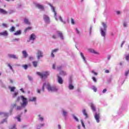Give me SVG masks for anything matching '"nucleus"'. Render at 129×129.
Returning a JSON list of instances; mask_svg holds the SVG:
<instances>
[{
    "mask_svg": "<svg viewBox=\"0 0 129 129\" xmlns=\"http://www.w3.org/2000/svg\"><path fill=\"white\" fill-rule=\"evenodd\" d=\"M47 86V89L48 90V91H51V92H56V91H58V87L55 86H51L49 84H43L42 88V91L44 92L45 91V87Z\"/></svg>",
    "mask_w": 129,
    "mask_h": 129,
    "instance_id": "nucleus-1",
    "label": "nucleus"
},
{
    "mask_svg": "<svg viewBox=\"0 0 129 129\" xmlns=\"http://www.w3.org/2000/svg\"><path fill=\"white\" fill-rule=\"evenodd\" d=\"M37 74L38 76H40L41 79H43V78H47V77L49 76V72H45L42 73L40 72H37Z\"/></svg>",
    "mask_w": 129,
    "mask_h": 129,
    "instance_id": "nucleus-2",
    "label": "nucleus"
},
{
    "mask_svg": "<svg viewBox=\"0 0 129 129\" xmlns=\"http://www.w3.org/2000/svg\"><path fill=\"white\" fill-rule=\"evenodd\" d=\"M21 98L22 99L23 103L21 104V106L22 107H25L27 104H28V102L27 101V98L24 97V96H22Z\"/></svg>",
    "mask_w": 129,
    "mask_h": 129,
    "instance_id": "nucleus-3",
    "label": "nucleus"
},
{
    "mask_svg": "<svg viewBox=\"0 0 129 129\" xmlns=\"http://www.w3.org/2000/svg\"><path fill=\"white\" fill-rule=\"evenodd\" d=\"M94 117L97 122H99V119L100 118V114L99 113L96 112L95 113Z\"/></svg>",
    "mask_w": 129,
    "mask_h": 129,
    "instance_id": "nucleus-4",
    "label": "nucleus"
},
{
    "mask_svg": "<svg viewBox=\"0 0 129 129\" xmlns=\"http://www.w3.org/2000/svg\"><path fill=\"white\" fill-rule=\"evenodd\" d=\"M36 57L37 59H40V58H43V52L41 50H38L36 53Z\"/></svg>",
    "mask_w": 129,
    "mask_h": 129,
    "instance_id": "nucleus-5",
    "label": "nucleus"
},
{
    "mask_svg": "<svg viewBox=\"0 0 129 129\" xmlns=\"http://www.w3.org/2000/svg\"><path fill=\"white\" fill-rule=\"evenodd\" d=\"M43 19L46 23H50V18L46 15H43Z\"/></svg>",
    "mask_w": 129,
    "mask_h": 129,
    "instance_id": "nucleus-6",
    "label": "nucleus"
},
{
    "mask_svg": "<svg viewBox=\"0 0 129 129\" xmlns=\"http://www.w3.org/2000/svg\"><path fill=\"white\" fill-rule=\"evenodd\" d=\"M36 38H37V36H36V35H35V34H34V33H32L30 35L29 40H30V41H34V40L36 39Z\"/></svg>",
    "mask_w": 129,
    "mask_h": 129,
    "instance_id": "nucleus-7",
    "label": "nucleus"
},
{
    "mask_svg": "<svg viewBox=\"0 0 129 129\" xmlns=\"http://www.w3.org/2000/svg\"><path fill=\"white\" fill-rule=\"evenodd\" d=\"M58 51H59V49L58 48L52 50L51 53V56L52 58H54V57H55V55L54 54V53H56L58 52Z\"/></svg>",
    "mask_w": 129,
    "mask_h": 129,
    "instance_id": "nucleus-8",
    "label": "nucleus"
},
{
    "mask_svg": "<svg viewBox=\"0 0 129 129\" xmlns=\"http://www.w3.org/2000/svg\"><path fill=\"white\" fill-rule=\"evenodd\" d=\"M89 106H90L92 110H93V111H96V109H95V106H94V104L92 103H89Z\"/></svg>",
    "mask_w": 129,
    "mask_h": 129,
    "instance_id": "nucleus-9",
    "label": "nucleus"
},
{
    "mask_svg": "<svg viewBox=\"0 0 129 129\" xmlns=\"http://www.w3.org/2000/svg\"><path fill=\"white\" fill-rule=\"evenodd\" d=\"M57 82L59 84H63V79L59 76H57Z\"/></svg>",
    "mask_w": 129,
    "mask_h": 129,
    "instance_id": "nucleus-10",
    "label": "nucleus"
},
{
    "mask_svg": "<svg viewBox=\"0 0 129 129\" xmlns=\"http://www.w3.org/2000/svg\"><path fill=\"white\" fill-rule=\"evenodd\" d=\"M35 7L36 8H37L38 9H39V10H44V9L43 5L39 4H36Z\"/></svg>",
    "mask_w": 129,
    "mask_h": 129,
    "instance_id": "nucleus-11",
    "label": "nucleus"
},
{
    "mask_svg": "<svg viewBox=\"0 0 129 129\" xmlns=\"http://www.w3.org/2000/svg\"><path fill=\"white\" fill-rule=\"evenodd\" d=\"M0 14H2L3 15H8V12L4 9L0 8Z\"/></svg>",
    "mask_w": 129,
    "mask_h": 129,
    "instance_id": "nucleus-12",
    "label": "nucleus"
},
{
    "mask_svg": "<svg viewBox=\"0 0 129 129\" xmlns=\"http://www.w3.org/2000/svg\"><path fill=\"white\" fill-rule=\"evenodd\" d=\"M9 35L8 31H5L3 32H0V36H4V37H7Z\"/></svg>",
    "mask_w": 129,
    "mask_h": 129,
    "instance_id": "nucleus-13",
    "label": "nucleus"
},
{
    "mask_svg": "<svg viewBox=\"0 0 129 129\" xmlns=\"http://www.w3.org/2000/svg\"><path fill=\"white\" fill-rule=\"evenodd\" d=\"M8 57H9V58H12V59H18V57L17 56V55H15V54H8Z\"/></svg>",
    "mask_w": 129,
    "mask_h": 129,
    "instance_id": "nucleus-14",
    "label": "nucleus"
},
{
    "mask_svg": "<svg viewBox=\"0 0 129 129\" xmlns=\"http://www.w3.org/2000/svg\"><path fill=\"white\" fill-rule=\"evenodd\" d=\"M57 35H58L60 38V39H61V40L64 39V37L63 36V33H62V32H60V31H57Z\"/></svg>",
    "mask_w": 129,
    "mask_h": 129,
    "instance_id": "nucleus-15",
    "label": "nucleus"
},
{
    "mask_svg": "<svg viewBox=\"0 0 129 129\" xmlns=\"http://www.w3.org/2000/svg\"><path fill=\"white\" fill-rule=\"evenodd\" d=\"M49 6H50V7H51V9L52 10V11H53V12L54 14V17H55V18L56 19V15L57 13H56V11L55 10V8H54L53 7V6H52L51 4H49Z\"/></svg>",
    "mask_w": 129,
    "mask_h": 129,
    "instance_id": "nucleus-16",
    "label": "nucleus"
},
{
    "mask_svg": "<svg viewBox=\"0 0 129 129\" xmlns=\"http://www.w3.org/2000/svg\"><path fill=\"white\" fill-rule=\"evenodd\" d=\"M22 54L23 55L24 58H27L28 57V53L26 50H24L22 51Z\"/></svg>",
    "mask_w": 129,
    "mask_h": 129,
    "instance_id": "nucleus-17",
    "label": "nucleus"
},
{
    "mask_svg": "<svg viewBox=\"0 0 129 129\" xmlns=\"http://www.w3.org/2000/svg\"><path fill=\"white\" fill-rule=\"evenodd\" d=\"M21 34H22V31L18 30L16 32V33H14V35L15 36H18L19 35H21Z\"/></svg>",
    "mask_w": 129,
    "mask_h": 129,
    "instance_id": "nucleus-18",
    "label": "nucleus"
},
{
    "mask_svg": "<svg viewBox=\"0 0 129 129\" xmlns=\"http://www.w3.org/2000/svg\"><path fill=\"white\" fill-rule=\"evenodd\" d=\"M29 101H36V100H37V98L35 97H33L32 98H30L29 99Z\"/></svg>",
    "mask_w": 129,
    "mask_h": 129,
    "instance_id": "nucleus-19",
    "label": "nucleus"
},
{
    "mask_svg": "<svg viewBox=\"0 0 129 129\" xmlns=\"http://www.w3.org/2000/svg\"><path fill=\"white\" fill-rule=\"evenodd\" d=\"M68 113L65 110H62V115L63 116H64V117H66L67 116Z\"/></svg>",
    "mask_w": 129,
    "mask_h": 129,
    "instance_id": "nucleus-20",
    "label": "nucleus"
},
{
    "mask_svg": "<svg viewBox=\"0 0 129 129\" xmlns=\"http://www.w3.org/2000/svg\"><path fill=\"white\" fill-rule=\"evenodd\" d=\"M59 74L60 75H62L63 76H65V75H67V74H66V72H64L63 71H61L60 72H59Z\"/></svg>",
    "mask_w": 129,
    "mask_h": 129,
    "instance_id": "nucleus-21",
    "label": "nucleus"
},
{
    "mask_svg": "<svg viewBox=\"0 0 129 129\" xmlns=\"http://www.w3.org/2000/svg\"><path fill=\"white\" fill-rule=\"evenodd\" d=\"M83 113L84 115H85L86 118H88V115L87 114V113H86V110L85 109L83 110Z\"/></svg>",
    "mask_w": 129,
    "mask_h": 129,
    "instance_id": "nucleus-22",
    "label": "nucleus"
},
{
    "mask_svg": "<svg viewBox=\"0 0 129 129\" xmlns=\"http://www.w3.org/2000/svg\"><path fill=\"white\" fill-rule=\"evenodd\" d=\"M30 30H32V27H28L25 28V29L24 30V32L27 33V32H28V31H30Z\"/></svg>",
    "mask_w": 129,
    "mask_h": 129,
    "instance_id": "nucleus-23",
    "label": "nucleus"
},
{
    "mask_svg": "<svg viewBox=\"0 0 129 129\" xmlns=\"http://www.w3.org/2000/svg\"><path fill=\"white\" fill-rule=\"evenodd\" d=\"M32 64L34 66V67L36 68L37 66H38V61H34L32 62Z\"/></svg>",
    "mask_w": 129,
    "mask_h": 129,
    "instance_id": "nucleus-24",
    "label": "nucleus"
},
{
    "mask_svg": "<svg viewBox=\"0 0 129 129\" xmlns=\"http://www.w3.org/2000/svg\"><path fill=\"white\" fill-rule=\"evenodd\" d=\"M24 23H25V24H26L27 25L31 24V23H30V21H29V20L27 19H24Z\"/></svg>",
    "mask_w": 129,
    "mask_h": 129,
    "instance_id": "nucleus-25",
    "label": "nucleus"
},
{
    "mask_svg": "<svg viewBox=\"0 0 129 129\" xmlns=\"http://www.w3.org/2000/svg\"><path fill=\"white\" fill-rule=\"evenodd\" d=\"M69 88L70 90H72L74 89V86L72 84H70L69 86Z\"/></svg>",
    "mask_w": 129,
    "mask_h": 129,
    "instance_id": "nucleus-26",
    "label": "nucleus"
},
{
    "mask_svg": "<svg viewBox=\"0 0 129 129\" xmlns=\"http://www.w3.org/2000/svg\"><path fill=\"white\" fill-rule=\"evenodd\" d=\"M80 55H81L82 58H83V60L85 61V62H86V60H85V56H84V54H83V53L82 52H81Z\"/></svg>",
    "mask_w": 129,
    "mask_h": 129,
    "instance_id": "nucleus-27",
    "label": "nucleus"
},
{
    "mask_svg": "<svg viewBox=\"0 0 129 129\" xmlns=\"http://www.w3.org/2000/svg\"><path fill=\"white\" fill-rule=\"evenodd\" d=\"M15 30H16V27L14 26H12L10 29V32H15Z\"/></svg>",
    "mask_w": 129,
    "mask_h": 129,
    "instance_id": "nucleus-28",
    "label": "nucleus"
},
{
    "mask_svg": "<svg viewBox=\"0 0 129 129\" xmlns=\"http://www.w3.org/2000/svg\"><path fill=\"white\" fill-rule=\"evenodd\" d=\"M102 25H103V27H104V30H105V31H106V28H107V26H106V24H105V23H102Z\"/></svg>",
    "mask_w": 129,
    "mask_h": 129,
    "instance_id": "nucleus-29",
    "label": "nucleus"
},
{
    "mask_svg": "<svg viewBox=\"0 0 129 129\" xmlns=\"http://www.w3.org/2000/svg\"><path fill=\"white\" fill-rule=\"evenodd\" d=\"M101 35L102 37H105V32L102 29L101 30Z\"/></svg>",
    "mask_w": 129,
    "mask_h": 129,
    "instance_id": "nucleus-30",
    "label": "nucleus"
},
{
    "mask_svg": "<svg viewBox=\"0 0 129 129\" xmlns=\"http://www.w3.org/2000/svg\"><path fill=\"white\" fill-rule=\"evenodd\" d=\"M89 51L90 52H91V53H94V54H97L96 52L95 51V50H94V49H90Z\"/></svg>",
    "mask_w": 129,
    "mask_h": 129,
    "instance_id": "nucleus-31",
    "label": "nucleus"
},
{
    "mask_svg": "<svg viewBox=\"0 0 129 129\" xmlns=\"http://www.w3.org/2000/svg\"><path fill=\"white\" fill-rule=\"evenodd\" d=\"M76 32H77V34H78V35H80V34H81V31H80L79 30H78V28L76 29Z\"/></svg>",
    "mask_w": 129,
    "mask_h": 129,
    "instance_id": "nucleus-32",
    "label": "nucleus"
},
{
    "mask_svg": "<svg viewBox=\"0 0 129 129\" xmlns=\"http://www.w3.org/2000/svg\"><path fill=\"white\" fill-rule=\"evenodd\" d=\"M73 116L74 119H75V120H76V121H79V119H78V118H77V117H76V116L75 115H73Z\"/></svg>",
    "mask_w": 129,
    "mask_h": 129,
    "instance_id": "nucleus-33",
    "label": "nucleus"
},
{
    "mask_svg": "<svg viewBox=\"0 0 129 129\" xmlns=\"http://www.w3.org/2000/svg\"><path fill=\"white\" fill-rule=\"evenodd\" d=\"M18 94H19V93L18 92H15L14 94H13V97L15 98L16 97H17L18 96Z\"/></svg>",
    "mask_w": 129,
    "mask_h": 129,
    "instance_id": "nucleus-34",
    "label": "nucleus"
},
{
    "mask_svg": "<svg viewBox=\"0 0 129 129\" xmlns=\"http://www.w3.org/2000/svg\"><path fill=\"white\" fill-rule=\"evenodd\" d=\"M22 67L24 68V69H25V70H26V69H28V65L27 64H24L22 66Z\"/></svg>",
    "mask_w": 129,
    "mask_h": 129,
    "instance_id": "nucleus-35",
    "label": "nucleus"
},
{
    "mask_svg": "<svg viewBox=\"0 0 129 129\" xmlns=\"http://www.w3.org/2000/svg\"><path fill=\"white\" fill-rule=\"evenodd\" d=\"M9 129H17L16 128V124H14L12 126H11Z\"/></svg>",
    "mask_w": 129,
    "mask_h": 129,
    "instance_id": "nucleus-36",
    "label": "nucleus"
},
{
    "mask_svg": "<svg viewBox=\"0 0 129 129\" xmlns=\"http://www.w3.org/2000/svg\"><path fill=\"white\" fill-rule=\"evenodd\" d=\"M71 24L72 25H75V22L74 21V19L71 18Z\"/></svg>",
    "mask_w": 129,
    "mask_h": 129,
    "instance_id": "nucleus-37",
    "label": "nucleus"
},
{
    "mask_svg": "<svg viewBox=\"0 0 129 129\" xmlns=\"http://www.w3.org/2000/svg\"><path fill=\"white\" fill-rule=\"evenodd\" d=\"M59 20L60 22H62V23H63V24H66V22L63 21V19H62V17L61 16L59 17Z\"/></svg>",
    "mask_w": 129,
    "mask_h": 129,
    "instance_id": "nucleus-38",
    "label": "nucleus"
},
{
    "mask_svg": "<svg viewBox=\"0 0 129 129\" xmlns=\"http://www.w3.org/2000/svg\"><path fill=\"white\" fill-rule=\"evenodd\" d=\"M92 73H93L94 75H95V76H97L98 75L97 73L94 72V71H92Z\"/></svg>",
    "mask_w": 129,
    "mask_h": 129,
    "instance_id": "nucleus-39",
    "label": "nucleus"
},
{
    "mask_svg": "<svg viewBox=\"0 0 129 129\" xmlns=\"http://www.w3.org/2000/svg\"><path fill=\"white\" fill-rule=\"evenodd\" d=\"M125 58V60H126V61H128V60H129V54H127V55H126Z\"/></svg>",
    "mask_w": 129,
    "mask_h": 129,
    "instance_id": "nucleus-40",
    "label": "nucleus"
},
{
    "mask_svg": "<svg viewBox=\"0 0 129 129\" xmlns=\"http://www.w3.org/2000/svg\"><path fill=\"white\" fill-rule=\"evenodd\" d=\"M17 119L18 121H21V115H19L17 116Z\"/></svg>",
    "mask_w": 129,
    "mask_h": 129,
    "instance_id": "nucleus-41",
    "label": "nucleus"
},
{
    "mask_svg": "<svg viewBox=\"0 0 129 129\" xmlns=\"http://www.w3.org/2000/svg\"><path fill=\"white\" fill-rule=\"evenodd\" d=\"M82 125L84 128H85V125L84 124V122H83V120H81Z\"/></svg>",
    "mask_w": 129,
    "mask_h": 129,
    "instance_id": "nucleus-42",
    "label": "nucleus"
},
{
    "mask_svg": "<svg viewBox=\"0 0 129 129\" xmlns=\"http://www.w3.org/2000/svg\"><path fill=\"white\" fill-rule=\"evenodd\" d=\"M38 116H39L40 120H41V121L44 120V118H43V117H41V115H38Z\"/></svg>",
    "mask_w": 129,
    "mask_h": 129,
    "instance_id": "nucleus-43",
    "label": "nucleus"
},
{
    "mask_svg": "<svg viewBox=\"0 0 129 129\" xmlns=\"http://www.w3.org/2000/svg\"><path fill=\"white\" fill-rule=\"evenodd\" d=\"M128 73H129V70L125 72V76H127V75H128Z\"/></svg>",
    "mask_w": 129,
    "mask_h": 129,
    "instance_id": "nucleus-44",
    "label": "nucleus"
},
{
    "mask_svg": "<svg viewBox=\"0 0 129 129\" xmlns=\"http://www.w3.org/2000/svg\"><path fill=\"white\" fill-rule=\"evenodd\" d=\"M15 89H16V88L15 87H13L11 88V92L15 91Z\"/></svg>",
    "mask_w": 129,
    "mask_h": 129,
    "instance_id": "nucleus-45",
    "label": "nucleus"
},
{
    "mask_svg": "<svg viewBox=\"0 0 129 129\" xmlns=\"http://www.w3.org/2000/svg\"><path fill=\"white\" fill-rule=\"evenodd\" d=\"M21 109H22V107L18 106L17 107V110H21Z\"/></svg>",
    "mask_w": 129,
    "mask_h": 129,
    "instance_id": "nucleus-46",
    "label": "nucleus"
},
{
    "mask_svg": "<svg viewBox=\"0 0 129 129\" xmlns=\"http://www.w3.org/2000/svg\"><path fill=\"white\" fill-rule=\"evenodd\" d=\"M52 39H57V36L55 34H53L52 35Z\"/></svg>",
    "mask_w": 129,
    "mask_h": 129,
    "instance_id": "nucleus-47",
    "label": "nucleus"
},
{
    "mask_svg": "<svg viewBox=\"0 0 129 129\" xmlns=\"http://www.w3.org/2000/svg\"><path fill=\"white\" fill-rule=\"evenodd\" d=\"M57 70H61L62 69V66H59L57 67Z\"/></svg>",
    "mask_w": 129,
    "mask_h": 129,
    "instance_id": "nucleus-48",
    "label": "nucleus"
},
{
    "mask_svg": "<svg viewBox=\"0 0 129 129\" xmlns=\"http://www.w3.org/2000/svg\"><path fill=\"white\" fill-rule=\"evenodd\" d=\"M93 89L94 92H96V91H97V89L95 87H93Z\"/></svg>",
    "mask_w": 129,
    "mask_h": 129,
    "instance_id": "nucleus-49",
    "label": "nucleus"
},
{
    "mask_svg": "<svg viewBox=\"0 0 129 129\" xmlns=\"http://www.w3.org/2000/svg\"><path fill=\"white\" fill-rule=\"evenodd\" d=\"M92 80L94 81V82H96V81H97L96 78H95V77H93Z\"/></svg>",
    "mask_w": 129,
    "mask_h": 129,
    "instance_id": "nucleus-50",
    "label": "nucleus"
},
{
    "mask_svg": "<svg viewBox=\"0 0 129 129\" xmlns=\"http://www.w3.org/2000/svg\"><path fill=\"white\" fill-rule=\"evenodd\" d=\"M56 64H53V65H52V69H54V70H55V69H56Z\"/></svg>",
    "mask_w": 129,
    "mask_h": 129,
    "instance_id": "nucleus-51",
    "label": "nucleus"
},
{
    "mask_svg": "<svg viewBox=\"0 0 129 129\" xmlns=\"http://www.w3.org/2000/svg\"><path fill=\"white\" fill-rule=\"evenodd\" d=\"M2 26H3V27H4L5 28H7V24H6V23H3L2 24Z\"/></svg>",
    "mask_w": 129,
    "mask_h": 129,
    "instance_id": "nucleus-52",
    "label": "nucleus"
},
{
    "mask_svg": "<svg viewBox=\"0 0 129 129\" xmlns=\"http://www.w3.org/2000/svg\"><path fill=\"white\" fill-rule=\"evenodd\" d=\"M8 65V67H10V69L11 70H13V67L11 66V64L9 63Z\"/></svg>",
    "mask_w": 129,
    "mask_h": 129,
    "instance_id": "nucleus-53",
    "label": "nucleus"
},
{
    "mask_svg": "<svg viewBox=\"0 0 129 129\" xmlns=\"http://www.w3.org/2000/svg\"><path fill=\"white\" fill-rule=\"evenodd\" d=\"M125 43V41H123L122 42L121 44V47H122V46H123V44H124Z\"/></svg>",
    "mask_w": 129,
    "mask_h": 129,
    "instance_id": "nucleus-54",
    "label": "nucleus"
},
{
    "mask_svg": "<svg viewBox=\"0 0 129 129\" xmlns=\"http://www.w3.org/2000/svg\"><path fill=\"white\" fill-rule=\"evenodd\" d=\"M106 91H107V90H106V89H104L103 90V93H105V92H106Z\"/></svg>",
    "mask_w": 129,
    "mask_h": 129,
    "instance_id": "nucleus-55",
    "label": "nucleus"
},
{
    "mask_svg": "<svg viewBox=\"0 0 129 129\" xmlns=\"http://www.w3.org/2000/svg\"><path fill=\"white\" fill-rule=\"evenodd\" d=\"M20 90H21V91H22V92L23 93H25V91H24V89L21 88V89H20Z\"/></svg>",
    "mask_w": 129,
    "mask_h": 129,
    "instance_id": "nucleus-56",
    "label": "nucleus"
},
{
    "mask_svg": "<svg viewBox=\"0 0 129 129\" xmlns=\"http://www.w3.org/2000/svg\"><path fill=\"white\" fill-rule=\"evenodd\" d=\"M105 73H109V71L108 70H106L105 71Z\"/></svg>",
    "mask_w": 129,
    "mask_h": 129,
    "instance_id": "nucleus-57",
    "label": "nucleus"
},
{
    "mask_svg": "<svg viewBox=\"0 0 129 129\" xmlns=\"http://www.w3.org/2000/svg\"><path fill=\"white\" fill-rule=\"evenodd\" d=\"M12 41L13 42H15V41H19V39H14Z\"/></svg>",
    "mask_w": 129,
    "mask_h": 129,
    "instance_id": "nucleus-58",
    "label": "nucleus"
},
{
    "mask_svg": "<svg viewBox=\"0 0 129 129\" xmlns=\"http://www.w3.org/2000/svg\"><path fill=\"white\" fill-rule=\"evenodd\" d=\"M20 99H21V98H20V97H18L17 98V101H20Z\"/></svg>",
    "mask_w": 129,
    "mask_h": 129,
    "instance_id": "nucleus-59",
    "label": "nucleus"
},
{
    "mask_svg": "<svg viewBox=\"0 0 129 129\" xmlns=\"http://www.w3.org/2000/svg\"><path fill=\"white\" fill-rule=\"evenodd\" d=\"M37 93H41V90L38 89L37 90Z\"/></svg>",
    "mask_w": 129,
    "mask_h": 129,
    "instance_id": "nucleus-60",
    "label": "nucleus"
},
{
    "mask_svg": "<svg viewBox=\"0 0 129 129\" xmlns=\"http://www.w3.org/2000/svg\"><path fill=\"white\" fill-rule=\"evenodd\" d=\"M123 26L125 28L126 27V23H123Z\"/></svg>",
    "mask_w": 129,
    "mask_h": 129,
    "instance_id": "nucleus-61",
    "label": "nucleus"
},
{
    "mask_svg": "<svg viewBox=\"0 0 129 129\" xmlns=\"http://www.w3.org/2000/svg\"><path fill=\"white\" fill-rule=\"evenodd\" d=\"M58 127L59 129H61V125L60 124L58 125Z\"/></svg>",
    "mask_w": 129,
    "mask_h": 129,
    "instance_id": "nucleus-62",
    "label": "nucleus"
},
{
    "mask_svg": "<svg viewBox=\"0 0 129 129\" xmlns=\"http://www.w3.org/2000/svg\"><path fill=\"white\" fill-rule=\"evenodd\" d=\"M117 15H119V14H120V11H117Z\"/></svg>",
    "mask_w": 129,
    "mask_h": 129,
    "instance_id": "nucleus-63",
    "label": "nucleus"
},
{
    "mask_svg": "<svg viewBox=\"0 0 129 129\" xmlns=\"http://www.w3.org/2000/svg\"><path fill=\"white\" fill-rule=\"evenodd\" d=\"M78 129H80V125H78Z\"/></svg>",
    "mask_w": 129,
    "mask_h": 129,
    "instance_id": "nucleus-64",
    "label": "nucleus"
}]
</instances>
